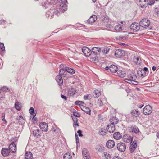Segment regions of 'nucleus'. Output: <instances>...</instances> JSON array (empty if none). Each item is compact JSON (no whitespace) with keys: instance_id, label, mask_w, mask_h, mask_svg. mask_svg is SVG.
<instances>
[{"instance_id":"f257e3e1","label":"nucleus","mask_w":159,"mask_h":159,"mask_svg":"<svg viewBox=\"0 0 159 159\" xmlns=\"http://www.w3.org/2000/svg\"><path fill=\"white\" fill-rule=\"evenodd\" d=\"M59 74V75H58L57 76L56 80L58 83V84L60 86H61L62 85L63 83L62 77H64L66 75L65 70L63 68H61L60 69Z\"/></svg>"},{"instance_id":"f03ea898","label":"nucleus","mask_w":159,"mask_h":159,"mask_svg":"<svg viewBox=\"0 0 159 159\" xmlns=\"http://www.w3.org/2000/svg\"><path fill=\"white\" fill-rule=\"evenodd\" d=\"M150 23V22L148 19H143L140 21L139 25L142 27L146 28L149 26Z\"/></svg>"},{"instance_id":"7ed1b4c3","label":"nucleus","mask_w":159,"mask_h":159,"mask_svg":"<svg viewBox=\"0 0 159 159\" xmlns=\"http://www.w3.org/2000/svg\"><path fill=\"white\" fill-rule=\"evenodd\" d=\"M140 25L138 23L134 22L132 23L130 25V29L134 31L137 32L139 31L140 28Z\"/></svg>"},{"instance_id":"20e7f679","label":"nucleus","mask_w":159,"mask_h":159,"mask_svg":"<svg viewBox=\"0 0 159 159\" xmlns=\"http://www.w3.org/2000/svg\"><path fill=\"white\" fill-rule=\"evenodd\" d=\"M152 109L149 105L146 106L143 110V113L146 115L150 114L152 112Z\"/></svg>"},{"instance_id":"39448f33","label":"nucleus","mask_w":159,"mask_h":159,"mask_svg":"<svg viewBox=\"0 0 159 159\" xmlns=\"http://www.w3.org/2000/svg\"><path fill=\"white\" fill-rule=\"evenodd\" d=\"M117 148L120 151L124 152L126 148V145L124 143H119L117 145Z\"/></svg>"},{"instance_id":"423d86ee","label":"nucleus","mask_w":159,"mask_h":159,"mask_svg":"<svg viewBox=\"0 0 159 159\" xmlns=\"http://www.w3.org/2000/svg\"><path fill=\"white\" fill-rule=\"evenodd\" d=\"M82 52L86 57H89L91 54L92 52L88 48L84 47L82 48Z\"/></svg>"},{"instance_id":"0eeeda50","label":"nucleus","mask_w":159,"mask_h":159,"mask_svg":"<svg viewBox=\"0 0 159 159\" xmlns=\"http://www.w3.org/2000/svg\"><path fill=\"white\" fill-rule=\"evenodd\" d=\"M115 55L116 57L120 58L125 56V52L122 50L117 49L115 51Z\"/></svg>"},{"instance_id":"6e6552de","label":"nucleus","mask_w":159,"mask_h":159,"mask_svg":"<svg viewBox=\"0 0 159 159\" xmlns=\"http://www.w3.org/2000/svg\"><path fill=\"white\" fill-rule=\"evenodd\" d=\"M139 4L141 8L144 9L147 7L148 4V0H140Z\"/></svg>"},{"instance_id":"1a4fd4ad","label":"nucleus","mask_w":159,"mask_h":159,"mask_svg":"<svg viewBox=\"0 0 159 159\" xmlns=\"http://www.w3.org/2000/svg\"><path fill=\"white\" fill-rule=\"evenodd\" d=\"M129 131L132 133H137L139 132V129L135 125H132L128 127Z\"/></svg>"},{"instance_id":"9d476101","label":"nucleus","mask_w":159,"mask_h":159,"mask_svg":"<svg viewBox=\"0 0 159 159\" xmlns=\"http://www.w3.org/2000/svg\"><path fill=\"white\" fill-rule=\"evenodd\" d=\"M82 154L84 159H90V157L88 150L84 148L82 150Z\"/></svg>"},{"instance_id":"9b49d317","label":"nucleus","mask_w":159,"mask_h":159,"mask_svg":"<svg viewBox=\"0 0 159 159\" xmlns=\"http://www.w3.org/2000/svg\"><path fill=\"white\" fill-rule=\"evenodd\" d=\"M115 145L114 141L112 140H109L106 143V146L108 148H112Z\"/></svg>"},{"instance_id":"f8f14e48","label":"nucleus","mask_w":159,"mask_h":159,"mask_svg":"<svg viewBox=\"0 0 159 159\" xmlns=\"http://www.w3.org/2000/svg\"><path fill=\"white\" fill-rule=\"evenodd\" d=\"M97 20V17L95 15L91 16L87 20L88 24H92L94 22Z\"/></svg>"},{"instance_id":"ddd939ff","label":"nucleus","mask_w":159,"mask_h":159,"mask_svg":"<svg viewBox=\"0 0 159 159\" xmlns=\"http://www.w3.org/2000/svg\"><path fill=\"white\" fill-rule=\"evenodd\" d=\"M39 127L43 131H47L48 130V126L45 122H42L40 124Z\"/></svg>"},{"instance_id":"4468645a","label":"nucleus","mask_w":159,"mask_h":159,"mask_svg":"<svg viewBox=\"0 0 159 159\" xmlns=\"http://www.w3.org/2000/svg\"><path fill=\"white\" fill-rule=\"evenodd\" d=\"M9 150L12 153H15L16 150V146L14 144V142H13L9 145Z\"/></svg>"},{"instance_id":"2eb2a0df","label":"nucleus","mask_w":159,"mask_h":159,"mask_svg":"<svg viewBox=\"0 0 159 159\" xmlns=\"http://www.w3.org/2000/svg\"><path fill=\"white\" fill-rule=\"evenodd\" d=\"M133 60L134 62L137 65H139L141 62V58L138 56H134Z\"/></svg>"},{"instance_id":"dca6fc26","label":"nucleus","mask_w":159,"mask_h":159,"mask_svg":"<svg viewBox=\"0 0 159 159\" xmlns=\"http://www.w3.org/2000/svg\"><path fill=\"white\" fill-rule=\"evenodd\" d=\"M100 49L97 47H94L92 48L91 50L92 52L95 55H98L99 54Z\"/></svg>"},{"instance_id":"f3484780","label":"nucleus","mask_w":159,"mask_h":159,"mask_svg":"<svg viewBox=\"0 0 159 159\" xmlns=\"http://www.w3.org/2000/svg\"><path fill=\"white\" fill-rule=\"evenodd\" d=\"M33 134L34 136L37 138H40L41 136V131L39 129H34L33 131Z\"/></svg>"},{"instance_id":"a211bd4d","label":"nucleus","mask_w":159,"mask_h":159,"mask_svg":"<svg viewBox=\"0 0 159 159\" xmlns=\"http://www.w3.org/2000/svg\"><path fill=\"white\" fill-rule=\"evenodd\" d=\"M128 140L129 141L128 142H130L131 144L130 145V146H135V147H137V142L136 140H134V141L132 143V140H133V137H132L129 136V137H128Z\"/></svg>"},{"instance_id":"6ab92c4d","label":"nucleus","mask_w":159,"mask_h":159,"mask_svg":"<svg viewBox=\"0 0 159 159\" xmlns=\"http://www.w3.org/2000/svg\"><path fill=\"white\" fill-rule=\"evenodd\" d=\"M115 129V126L113 125H108L107 128V131L110 133L113 132Z\"/></svg>"},{"instance_id":"aec40b11","label":"nucleus","mask_w":159,"mask_h":159,"mask_svg":"<svg viewBox=\"0 0 159 159\" xmlns=\"http://www.w3.org/2000/svg\"><path fill=\"white\" fill-rule=\"evenodd\" d=\"M10 151L7 148H3L1 150V154L3 156H7L9 155Z\"/></svg>"},{"instance_id":"412c9836","label":"nucleus","mask_w":159,"mask_h":159,"mask_svg":"<svg viewBox=\"0 0 159 159\" xmlns=\"http://www.w3.org/2000/svg\"><path fill=\"white\" fill-rule=\"evenodd\" d=\"M110 70L112 73H115L118 70L117 67L115 65H111L109 67Z\"/></svg>"},{"instance_id":"4be33fe9","label":"nucleus","mask_w":159,"mask_h":159,"mask_svg":"<svg viewBox=\"0 0 159 159\" xmlns=\"http://www.w3.org/2000/svg\"><path fill=\"white\" fill-rule=\"evenodd\" d=\"M80 107L83 111H84L87 114L90 115L91 110L89 108L83 105H82Z\"/></svg>"},{"instance_id":"5701e85b","label":"nucleus","mask_w":159,"mask_h":159,"mask_svg":"<svg viewBox=\"0 0 159 159\" xmlns=\"http://www.w3.org/2000/svg\"><path fill=\"white\" fill-rule=\"evenodd\" d=\"M63 68L64 69L65 71V73L66 72V71H67L68 72L71 74H73L75 72V70L73 68H70L68 67L64 66H63Z\"/></svg>"},{"instance_id":"b1692460","label":"nucleus","mask_w":159,"mask_h":159,"mask_svg":"<svg viewBox=\"0 0 159 159\" xmlns=\"http://www.w3.org/2000/svg\"><path fill=\"white\" fill-rule=\"evenodd\" d=\"M131 113V115L136 117H138L140 115V113L138 110L134 109L132 110Z\"/></svg>"},{"instance_id":"393cba45","label":"nucleus","mask_w":159,"mask_h":159,"mask_svg":"<svg viewBox=\"0 0 159 159\" xmlns=\"http://www.w3.org/2000/svg\"><path fill=\"white\" fill-rule=\"evenodd\" d=\"M76 92L73 88L70 89L68 92V95L69 96H72L75 95Z\"/></svg>"},{"instance_id":"a878e982","label":"nucleus","mask_w":159,"mask_h":159,"mask_svg":"<svg viewBox=\"0 0 159 159\" xmlns=\"http://www.w3.org/2000/svg\"><path fill=\"white\" fill-rule=\"evenodd\" d=\"M102 159H111V156L108 152H104L102 155Z\"/></svg>"},{"instance_id":"bb28decb","label":"nucleus","mask_w":159,"mask_h":159,"mask_svg":"<svg viewBox=\"0 0 159 159\" xmlns=\"http://www.w3.org/2000/svg\"><path fill=\"white\" fill-rule=\"evenodd\" d=\"M121 134L118 132L115 133L113 134L114 138L116 140L120 139L121 138Z\"/></svg>"},{"instance_id":"cd10ccee","label":"nucleus","mask_w":159,"mask_h":159,"mask_svg":"<svg viewBox=\"0 0 159 159\" xmlns=\"http://www.w3.org/2000/svg\"><path fill=\"white\" fill-rule=\"evenodd\" d=\"M58 11L55 9H50L48 11L47 15H49V14H53L57 15L58 14Z\"/></svg>"},{"instance_id":"c85d7f7f","label":"nucleus","mask_w":159,"mask_h":159,"mask_svg":"<svg viewBox=\"0 0 159 159\" xmlns=\"http://www.w3.org/2000/svg\"><path fill=\"white\" fill-rule=\"evenodd\" d=\"M110 123L111 125H113L115 124H117L118 122V120L116 117H112L111 119L110 120Z\"/></svg>"},{"instance_id":"c756f323","label":"nucleus","mask_w":159,"mask_h":159,"mask_svg":"<svg viewBox=\"0 0 159 159\" xmlns=\"http://www.w3.org/2000/svg\"><path fill=\"white\" fill-rule=\"evenodd\" d=\"M25 158L26 159H31L32 158V154L30 152H26L25 154Z\"/></svg>"},{"instance_id":"7c9ffc66","label":"nucleus","mask_w":159,"mask_h":159,"mask_svg":"<svg viewBox=\"0 0 159 159\" xmlns=\"http://www.w3.org/2000/svg\"><path fill=\"white\" fill-rule=\"evenodd\" d=\"M123 27L120 25H116L114 28L116 30L117 32H120L121 31L123 30Z\"/></svg>"},{"instance_id":"2f4dec72","label":"nucleus","mask_w":159,"mask_h":159,"mask_svg":"<svg viewBox=\"0 0 159 159\" xmlns=\"http://www.w3.org/2000/svg\"><path fill=\"white\" fill-rule=\"evenodd\" d=\"M72 158V156L69 153L65 154L63 157V159H71Z\"/></svg>"},{"instance_id":"473e14b6","label":"nucleus","mask_w":159,"mask_h":159,"mask_svg":"<svg viewBox=\"0 0 159 159\" xmlns=\"http://www.w3.org/2000/svg\"><path fill=\"white\" fill-rule=\"evenodd\" d=\"M106 130L104 129H102L99 131V134L100 135L104 136L106 134Z\"/></svg>"},{"instance_id":"72a5a7b5","label":"nucleus","mask_w":159,"mask_h":159,"mask_svg":"<svg viewBox=\"0 0 159 159\" xmlns=\"http://www.w3.org/2000/svg\"><path fill=\"white\" fill-rule=\"evenodd\" d=\"M117 74L119 76L122 78L124 77L125 75V73L121 70L118 71Z\"/></svg>"},{"instance_id":"f704fd0d","label":"nucleus","mask_w":159,"mask_h":159,"mask_svg":"<svg viewBox=\"0 0 159 159\" xmlns=\"http://www.w3.org/2000/svg\"><path fill=\"white\" fill-rule=\"evenodd\" d=\"M73 121L74 122V125L75 126H79V125L78 123V119L75 117L72 116Z\"/></svg>"},{"instance_id":"c9c22d12","label":"nucleus","mask_w":159,"mask_h":159,"mask_svg":"<svg viewBox=\"0 0 159 159\" xmlns=\"http://www.w3.org/2000/svg\"><path fill=\"white\" fill-rule=\"evenodd\" d=\"M110 49L107 47H104L102 48V52L105 54H107L109 52Z\"/></svg>"},{"instance_id":"e433bc0d","label":"nucleus","mask_w":159,"mask_h":159,"mask_svg":"<svg viewBox=\"0 0 159 159\" xmlns=\"http://www.w3.org/2000/svg\"><path fill=\"white\" fill-rule=\"evenodd\" d=\"M94 93L95 94V95H93V96L95 98H98L101 95L100 92L98 90H95L94 92Z\"/></svg>"},{"instance_id":"4c0bfd02","label":"nucleus","mask_w":159,"mask_h":159,"mask_svg":"<svg viewBox=\"0 0 159 159\" xmlns=\"http://www.w3.org/2000/svg\"><path fill=\"white\" fill-rule=\"evenodd\" d=\"M15 108L18 110H20L21 108L20 104L19 102H16L15 103Z\"/></svg>"},{"instance_id":"58836bf2","label":"nucleus","mask_w":159,"mask_h":159,"mask_svg":"<svg viewBox=\"0 0 159 159\" xmlns=\"http://www.w3.org/2000/svg\"><path fill=\"white\" fill-rule=\"evenodd\" d=\"M103 148V146L98 145L96 146V149L98 151L101 152L102 151Z\"/></svg>"},{"instance_id":"ea45409f","label":"nucleus","mask_w":159,"mask_h":159,"mask_svg":"<svg viewBox=\"0 0 159 159\" xmlns=\"http://www.w3.org/2000/svg\"><path fill=\"white\" fill-rule=\"evenodd\" d=\"M58 0H47V1L50 4L52 5L56 4L58 2Z\"/></svg>"},{"instance_id":"a19ab883","label":"nucleus","mask_w":159,"mask_h":159,"mask_svg":"<svg viewBox=\"0 0 159 159\" xmlns=\"http://www.w3.org/2000/svg\"><path fill=\"white\" fill-rule=\"evenodd\" d=\"M29 111V112L33 116V117H34L36 115V114L34 112V110L33 107H31L30 108Z\"/></svg>"},{"instance_id":"79ce46f5","label":"nucleus","mask_w":159,"mask_h":159,"mask_svg":"<svg viewBox=\"0 0 159 159\" xmlns=\"http://www.w3.org/2000/svg\"><path fill=\"white\" fill-rule=\"evenodd\" d=\"M18 122L20 125H22L25 122V120L24 119H18Z\"/></svg>"},{"instance_id":"37998d69","label":"nucleus","mask_w":159,"mask_h":159,"mask_svg":"<svg viewBox=\"0 0 159 159\" xmlns=\"http://www.w3.org/2000/svg\"><path fill=\"white\" fill-rule=\"evenodd\" d=\"M136 147L135 146H130L129 147V149L131 153H133L135 151L136 149Z\"/></svg>"},{"instance_id":"c03bdc74","label":"nucleus","mask_w":159,"mask_h":159,"mask_svg":"<svg viewBox=\"0 0 159 159\" xmlns=\"http://www.w3.org/2000/svg\"><path fill=\"white\" fill-rule=\"evenodd\" d=\"M84 103V102L80 101H77L75 102V104L77 105H80Z\"/></svg>"},{"instance_id":"a18cd8bd","label":"nucleus","mask_w":159,"mask_h":159,"mask_svg":"<svg viewBox=\"0 0 159 159\" xmlns=\"http://www.w3.org/2000/svg\"><path fill=\"white\" fill-rule=\"evenodd\" d=\"M73 114L74 116V117H79L80 116V114L78 112L76 111H74L73 112Z\"/></svg>"},{"instance_id":"49530a36","label":"nucleus","mask_w":159,"mask_h":159,"mask_svg":"<svg viewBox=\"0 0 159 159\" xmlns=\"http://www.w3.org/2000/svg\"><path fill=\"white\" fill-rule=\"evenodd\" d=\"M128 77L129 79H136V77L134 75H132V74H129L128 75Z\"/></svg>"},{"instance_id":"de8ad7c7","label":"nucleus","mask_w":159,"mask_h":159,"mask_svg":"<svg viewBox=\"0 0 159 159\" xmlns=\"http://www.w3.org/2000/svg\"><path fill=\"white\" fill-rule=\"evenodd\" d=\"M0 48L2 51L5 50V47L3 43H0Z\"/></svg>"},{"instance_id":"09e8293b","label":"nucleus","mask_w":159,"mask_h":159,"mask_svg":"<svg viewBox=\"0 0 159 159\" xmlns=\"http://www.w3.org/2000/svg\"><path fill=\"white\" fill-rule=\"evenodd\" d=\"M47 13L48 11L46 12V16L48 18H52L53 16L54 15L53 14H51V13H50L49 14V15H47Z\"/></svg>"},{"instance_id":"8fccbe9b","label":"nucleus","mask_w":159,"mask_h":159,"mask_svg":"<svg viewBox=\"0 0 159 159\" xmlns=\"http://www.w3.org/2000/svg\"><path fill=\"white\" fill-rule=\"evenodd\" d=\"M2 89L3 91L7 92L9 91L8 88L6 87H3L2 88Z\"/></svg>"},{"instance_id":"3c124183","label":"nucleus","mask_w":159,"mask_h":159,"mask_svg":"<svg viewBox=\"0 0 159 159\" xmlns=\"http://www.w3.org/2000/svg\"><path fill=\"white\" fill-rule=\"evenodd\" d=\"M90 95L89 94V95H84V98L85 100H87V99H90V98L89 97V96Z\"/></svg>"},{"instance_id":"603ef678","label":"nucleus","mask_w":159,"mask_h":159,"mask_svg":"<svg viewBox=\"0 0 159 159\" xmlns=\"http://www.w3.org/2000/svg\"><path fill=\"white\" fill-rule=\"evenodd\" d=\"M117 38L118 39H119L120 40H124L125 39V36H120L118 37Z\"/></svg>"},{"instance_id":"864d4df0","label":"nucleus","mask_w":159,"mask_h":159,"mask_svg":"<svg viewBox=\"0 0 159 159\" xmlns=\"http://www.w3.org/2000/svg\"><path fill=\"white\" fill-rule=\"evenodd\" d=\"M155 3L154 0H151L150 1L148 4L150 5H152L154 4Z\"/></svg>"},{"instance_id":"5fc2aeb1","label":"nucleus","mask_w":159,"mask_h":159,"mask_svg":"<svg viewBox=\"0 0 159 159\" xmlns=\"http://www.w3.org/2000/svg\"><path fill=\"white\" fill-rule=\"evenodd\" d=\"M77 133L79 134V136L82 137L83 136V135L82 134V131L80 130H78L77 132Z\"/></svg>"},{"instance_id":"6e6d98bb","label":"nucleus","mask_w":159,"mask_h":159,"mask_svg":"<svg viewBox=\"0 0 159 159\" xmlns=\"http://www.w3.org/2000/svg\"><path fill=\"white\" fill-rule=\"evenodd\" d=\"M75 137H76V140L77 143V144L78 143H79V138L78 136V135L76 134H75Z\"/></svg>"},{"instance_id":"4d7b16f0","label":"nucleus","mask_w":159,"mask_h":159,"mask_svg":"<svg viewBox=\"0 0 159 159\" xmlns=\"http://www.w3.org/2000/svg\"><path fill=\"white\" fill-rule=\"evenodd\" d=\"M61 95L62 98L64 99L66 101L67 100V98L66 96H64L62 94H61Z\"/></svg>"},{"instance_id":"13d9d810","label":"nucleus","mask_w":159,"mask_h":159,"mask_svg":"<svg viewBox=\"0 0 159 159\" xmlns=\"http://www.w3.org/2000/svg\"><path fill=\"white\" fill-rule=\"evenodd\" d=\"M91 59L92 61H94V62H95L97 60V58L96 57H93L91 58Z\"/></svg>"},{"instance_id":"bf43d9fd","label":"nucleus","mask_w":159,"mask_h":159,"mask_svg":"<svg viewBox=\"0 0 159 159\" xmlns=\"http://www.w3.org/2000/svg\"><path fill=\"white\" fill-rule=\"evenodd\" d=\"M133 81H134V80H132L131 79H129V81L128 82V83L130 84H133Z\"/></svg>"},{"instance_id":"052dcab7","label":"nucleus","mask_w":159,"mask_h":159,"mask_svg":"<svg viewBox=\"0 0 159 159\" xmlns=\"http://www.w3.org/2000/svg\"><path fill=\"white\" fill-rule=\"evenodd\" d=\"M138 84V82L134 80L133 84L137 85Z\"/></svg>"},{"instance_id":"680f3d73","label":"nucleus","mask_w":159,"mask_h":159,"mask_svg":"<svg viewBox=\"0 0 159 159\" xmlns=\"http://www.w3.org/2000/svg\"><path fill=\"white\" fill-rule=\"evenodd\" d=\"M138 74H139H139H141V76H143V74H142V72H141L140 71H139L138 72H137Z\"/></svg>"},{"instance_id":"e2e57ef3","label":"nucleus","mask_w":159,"mask_h":159,"mask_svg":"<svg viewBox=\"0 0 159 159\" xmlns=\"http://www.w3.org/2000/svg\"><path fill=\"white\" fill-rule=\"evenodd\" d=\"M58 131H59V129H57V128L56 129H54L53 130V132H55L56 133L57 132H58Z\"/></svg>"},{"instance_id":"0e129e2a","label":"nucleus","mask_w":159,"mask_h":159,"mask_svg":"<svg viewBox=\"0 0 159 159\" xmlns=\"http://www.w3.org/2000/svg\"><path fill=\"white\" fill-rule=\"evenodd\" d=\"M61 2L65 3L67 2V0H60Z\"/></svg>"},{"instance_id":"69168bd1","label":"nucleus","mask_w":159,"mask_h":159,"mask_svg":"<svg viewBox=\"0 0 159 159\" xmlns=\"http://www.w3.org/2000/svg\"><path fill=\"white\" fill-rule=\"evenodd\" d=\"M113 159H121L120 157L117 156L114 157Z\"/></svg>"},{"instance_id":"338daca9","label":"nucleus","mask_w":159,"mask_h":159,"mask_svg":"<svg viewBox=\"0 0 159 159\" xmlns=\"http://www.w3.org/2000/svg\"><path fill=\"white\" fill-rule=\"evenodd\" d=\"M148 70V68L146 67H145L143 68V71H147Z\"/></svg>"},{"instance_id":"774afa93","label":"nucleus","mask_w":159,"mask_h":159,"mask_svg":"<svg viewBox=\"0 0 159 159\" xmlns=\"http://www.w3.org/2000/svg\"><path fill=\"white\" fill-rule=\"evenodd\" d=\"M156 136H157V138L158 139H159V131L157 132V133Z\"/></svg>"}]
</instances>
